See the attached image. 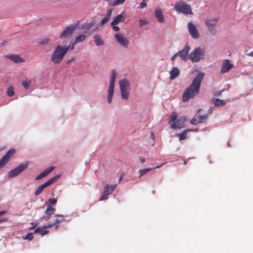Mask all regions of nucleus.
I'll use <instances>...</instances> for the list:
<instances>
[{
    "label": "nucleus",
    "instance_id": "7",
    "mask_svg": "<svg viewBox=\"0 0 253 253\" xmlns=\"http://www.w3.org/2000/svg\"><path fill=\"white\" fill-rule=\"evenodd\" d=\"M28 168V163L19 165L17 168L10 170L8 175V177H13L18 175L24 171Z\"/></svg>",
    "mask_w": 253,
    "mask_h": 253
},
{
    "label": "nucleus",
    "instance_id": "31",
    "mask_svg": "<svg viewBox=\"0 0 253 253\" xmlns=\"http://www.w3.org/2000/svg\"><path fill=\"white\" fill-rule=\"evenodd\" d=\"M86 36L84 35H81L77 36L74 42V44L82 42H84Z\"/></svg>",
    "mask_w": 253,
    "mask_h": 253
},
{
    "label": "nucleus",
    "instance_id": "3",
    "mask_svg": "<svg viewBox=\"0 0 253 253\" xmlns=\"http://www.w3.org/2000/svg\"><path fill=\"white\" fill-rule=\"evenodd\" d=\"M174 8L177 13H182L184 14H191L192 13L191 6L183 1L175 2Z\"/></svg>",
    "mask_w": 253,
    "mask_h": 253
},
{
    "label": "nucleus",
    "instance_id": "1",
    "mask_svg": "<svg viewBox=\"0 0 253 253\" xmlns=\"http://www.w3.org/2000/svg\"><path fill=\"white\" fill-rule=\"evenodd\" d=\"M204 75L203 73H199L193 79L190 86L185 90L182 95V100L184 102L188 101L199 93L200 88Z\"/></svg>",
    "mask_w": 253,
    "mask_h": 253
},
{
    "label": "nucleus",
    "instance_id": "20",
    "mask_svg": "<svg viewBox=\"0 0 253 253\" xmlns=\"http://www.w3.org/2000/svg\"><path fill=\"white\" fill-rule=\"evenodd\" d=\"M125 20V17L122 14L118 15L111 22V26L116 25L120 22H123Z\"/></svg>",
    "mask_w": 253,
    "mask_h": 253
},
{
    "label": "nucleus",
    "instance_id": "5",
    "mask_svg": "<svg viewBox=\"0 0 253 253\" xmlns=\"http://www.w3.org/2000/svg\"><path fill=\"white\" fill-rule=\"evenodd\" d=\"M116 76V73L114 70H113L110 80L109 88L108 90L107 101L109 103H110L112 102V97L114 94Z\"/></svg>",
    "mask_w": 253,
    "mask_h": 253
},
{
    "label": "nucleus",
    "instance_id": "14",
    "mask_svg": "<svg viewBox=\"0 0 253 253\" xmlns=\"http://www.w3.org/2000/svg\"><path fill=\"white\" fill-rule=\"evenodd\" d=\"M190 48V46L187 44L182 50L177 52V54L178 56L180 57L182 60H186Z\"/></svg>",
    "mask_w": 253,
    "mask_h": 253
},
{
    "label": "nucleus",
    "instance_id": "50",
    "mask_svg": "<svg viewBox=\"0 0 253 253\" xmlns=\"http://www.w3.org/2000/svg\"><path fill=\"white\" fill-rule=\"evenodd\" d=\"M75 44H74V42H73V44H72V46H71V47H70V49L71 50H73V49H74V48H75Z\"/></svg>",
    "mask_w": 253,
    "mask_h": 253
},
{
    "label": "nucleus",
    "instance_id": "35",
    "mask_svg": "<svg viewBox=\"0 0 253 253\" xmlns=\"http://www.w3.org/2000/svg\"><path fill=\"white\" fill-rule=\"evenodd\" d=\"M177 136L179 137V141H181L182 140H184L187 137V134L185 133V131H183L182 133L180 134H177Z\"/></svg>",
    "mask_w": 253,
    "mask_h": 253
},
{
    "label": "nucleus",
    "instance_id": "34",
    "mask_svg": "<svg viewBox=\"0 0 253 253\" xmlns=\"http://www.w3.org/2000/svg\"><path fill=\"white\" fill-rule=\"evenodd\" d=\"M177 117V115L176 113L174 112H173L170 117V120L169 121V123H170L171 122H175L176 120Z\"/></svg>",
    "mask_w": 253,
    "mask_h": 253
},
{
    "label": "nucleus",
    "instance_id": "46",
    "mask_svg": "<svg viewBox=\"0 0 253 253\" xmlns=\"http://www.w3.org/2000/svg\"><path fill=\"white\" fill-rule=\"evenodd\" d=\"M150 137L153 139V140H155V134L153 132H151V134H150Z\"/></svg>",
    "mask_w": 253,
    "mask_h": 253
},
{
    "label": "nucleus",
    "instance_id": "2",
    "mask_svg": "<svg viewBox=\"0 0 253 253\" xmlns=\"http://www.w3.org/2000/svg\"><path fill=\"white\" fill-rule=\"evenodd\" d=\"M69 49L70 46H64L57 45L51 56V61L55 64L60 63L63 60L64 56Z\"/></svg>",
    "mask_w": 253,
    "mask_h": 253
},
{
    "label": "nucleus",
    "instance_id": "22",
    "mask_svg": "<svg viewBox=\"0 0 253 253\" xmlns=\"http://www.w3.org/2000/svg\"><path fill=\"white\" fill-rule=\"evenodd\" d=\"M113 11V9H109L105 16V17L102 19L101 21V25H104L106 24L110 20Z\"/></svg>",
    "mask_w": 253,
    "mask_h": 253
},
{
    "label": "nucleus",
    "instance_id": "27",
    "mask_svg": "<svg viewBox=\"0 0 253 253\" xmlns=\"http://www.w3.org/2000/svg\"><path fill=\"white\" fill-rule=\"evenodd\" d=\"M94 42L97 46H101L104 44V42L102 40L100 36L95 35L94 36Z\"/></svg>",
    "mask_w": 253,
    "mask_h": 253
},
{
    "label": "nucleus",
    "instance_id": "32",
    "mask_svg": "<svg viewBox=\"0 0 253 253\" xmlns=\"http://www.w3.org/2000/svg\"><path fill=\"white\" fill-rule=\"evenodd\" d=\"M209 115L204 114L203 115H198V119L199 123H203L208 118Z\"/></svg>",
    "mask_w": 253,
    "mask_h": 253
},
{
    "label": "nucleus",
    "instance_id": "52",
    "mask_svg": "<svg viewBox=\"0 0 253 253\" xmlns=\"http://www.w3.org/2000/svg\"><path fill=\"white\" fill-rule=\"evenodd\" d=\"M221 91H219L215 93V96H220L221 95Z\"/></svg>",
    "mask_w": 253,
    "mask_h": 253
},
{
    "label": "nucleus",
    "instance_id": "41",
    "mask_svg": "<svg viewBox=\"0 0 253 253\" xmlns=\"http://www.w3.org/2000/svg\"><path fill=\"white\" fill-rule=\"evenodd\" d=\"M48 202L52 205L55 204L57 203V200L54 198L49 199Z\"/></svg>",
    "mask_w": 253,
    "mask_h": 253
},
{
    "label": "nucleus",
    "instance_id": "45",
    "mask_svg": "<svg viewBox=\"0 0 253 253\" xmlns=\"http://www.w3.org/2000/svg\"><path fill=\"white\" fill-rule=\"evenodd\" d=\"M75 60V57H73L71 59H70V60L67 61V64H71L72 62H73Z\"/></svg>",
    "mask_w": 253,
    "mask_h": 253
},
{
    "label": "nucleus",
    "instance_id": "15",
    "mask_svg": "<svg viewBox=\"0 0 253 253\" xmlns=\"http://www.w3.org/2000/svg\"><path fill=\"white\" fill-rule=\"evenodd\" d=\"M185 121V117L180 118L171 124L170 127L173 129L181 128L184 126V122Z\"/></svg>",
    "mask_w": 253,
    "mask_h": 253
},
{
    "label": "nucleus",
    "instance_id": "24",
    "mask_svg": "<svg viewBox=\"0 0 253 253\" xmlns=\"http://www.w3.org/2000/svg\"><path fill=\"white\" fill-rule=\"evenodd\" d=\"M155 15L159 22L162 23L164 22V18L161 9H157L155 10Z\"/></svg>",
    "mask_w": 253,
    "mask_h": 253
},
{
    "label": "nucleus",
    "instance_id": "8",
    "mask_svg": "<svg viewBox=\"0 0 253 253\" xmlns=\"http://www.w3.org/2000/svg\"><path fill=\"white\" fill-rule=\"evenodd\" d=\"M15 150L14 149H10L0 160V169L3 168L9 161V159L15 153Z\"/></svg>",
    "mask_w": 253,
    "mask_h": 253
},
{
    "label": "nucleus",
    "instance_id": "38",
    "mask_svg": "<svg viewBox=\"0 0 253 253\" xmlns=\"http://www.w3.org/2000/svg\"><path fill=\"white\" fill-rule=\"evenodd\" d=\"M198 123V121H197V119L195 118H193L190 121V124L193 125H196Z\"/></svg>",
    "mask_w": 253,
    "mask_h": 253
},
{
    "label": "nucleus",
    "instance_id": "29",
    "mask_svg": "<svg viewBox=\"0 0 253 253\" xmlns=\"http://www.w3.org/2000/svg\"><path fill=\"white\" fill-rule=\"evenodd\" d=\"M163 164H162L161 166H157L156 167H154L152 168H146L145 169H141L139 170V172L141 173L140 176H142L144 174L150 171L151 170L156 169H159L161 168L162 166H163Z\"/></svg>",
    "mask_w": 253,
    "mask_h": 253
},
{
    "label": "nucleus",
    "instance_id": "51",
    "mask_svg": "<svg viewBox=\"0 0 253 253\" xmlns=\"http://www.w3.org/2000/svg\"><path fill=\"white\" fill-rule=\"evenodd\" d=\"M247 55H248L249 56H252V57H253V51L252 52H251L247 54Z\"/></svg>",
    "mask_w": 253,
    "mask_h": 253
},
{
    "label": "nucleus",
    "instance_id": "16",
    "mask_svg": "<svg viewBox=\"0 0 253 253\" xmlns=\"http://www.w3.org/2000/svg\"><path fill=\"white\" fill-rule=\"evenodd\" d=\"M54 169V167H50L42 171L40 174L36 176V180H40L45 177L48 174L50 173Z\"/></svg>",
    "mask_w": 253,
    "mask_h": 253
},
{
    "label": "nucleus",
    "instance_id": "17",
    "mask_svg": "<svg viewBox=\"0 0 253 253\" xmlns=\"http://www.w3.org/2000/svg\"><path fill=\"white\" fill-rule=\"evenodd\" d=\"M112 193V189H109V184H107L104 187L103 194L101 197L100 198L99 201H103L108 199V196Z\"/></svg>",
    "mask_w": 253,
    "mask_h": 253
},
{
    "label": "nucleus",
    "instance_id": "28",
    "mask_svg": "<svg viewBox=\"0 0 253 253\" xmlns=\"http://www.w3.org/2000/svg\"><path fill=\"white\" fill-rule=\"evenodd\" d=\"M212 103L216 106H221L225 105L226 101L224 100L219 99L218 98H213L212 99Z\"/></svg>",
    "mask_w": 253,
    "mask_h": 253
},
{
    "label": "nucleus",
    "instance_id": "36",
    "mask_svg": "<svg viewBox=\"0 0 253 253\" xmlns=\"http://www.w3.org/2000/svg\"><path fill=\"white\" fill-rule=\"evenodd\" d=\"M31 84V82L30 81H28L27 80H25L22 82V85L25 88L27 89L30 86Z\"/></svg>",
    "mask_w": 253,
    "mask_h": 253
},
{
    "label": "nucleus",
    "instance_id": "9",
    "mask_svg": "<svg viewBox=\"0 0 253 253\" xmlns=\"http://www.w3.org/2000/svg\"><path fill=\"white\" fill-rule=\"evenodd\" d=\"M114 37L116 39L117 42L122 46L124 47H127L129 42V41L121 34L118 33L114 35Z\"/></svg>",
    "mask_w": 253,
    "mask_h": 253
},
{
    "label": "nucleus",
    "instance_id": "42",
    "mask_svg": "<svg viewBox=\"0 0 253 253\" xmlns=\"http://www.w3.org/2000/svg\"><path fill=\"white\" fill-rule=\"evenodd\" d=\"M113 27L112 29L115 32H118L120 30V28L118 26H117L116 25L112 26Z\"/></svg>",
    "mask_w": 253,
    "mask_h": 253
},
{
    "label": "nucleus",
    "instance_id": "55",
    "mask_svg": "<svg viewBox=\"0 0 253 253\" xmlns=\"http://www.w3.org/2000/svg\"><path fill=\"white\" fill-rule=\"evenodd\" d=\"M3 213V212L0 211V215L2 214Z\"/></svg>",
    "mask_w": 253,
    "mask_h": 253
},
{
    "label": "nucleus",
    "instance_id": "47",
    "mask_svg": "<svg viewBox=\"0 0 253 253\" xmlns=\"http://www.w3.org/2000/svg\"><path fill=\"white\" fill-rule=\"evenodd\" d=\"M213 107H211L209 110H208V113H209V114H211L212 112L213 111Z\"/></svg>",
    "mask_w": 253,
    "mask_h": 253
},
{
    "label": "nucleus",
    "instance_id": "49",
    "mask_svg": "<svg viewBox=\"0 0 253 253\" xmlns=\"http://www.w3.org/2000/svg\"><path fill=\"white\" fill-rule=\"evenodd\" d=\"M139 160L142 164H143L145 162V160L144 158H140Z\"/></svg>",
    "mask_w": 253,
    "mask_h": 253
},
{
    "label": "nucleus",
    "instance_id": "13",
    "mask_svg": "<svg viewBox=\"0 0 253 253\" xmlns=\"http://www.w3.org/2000/svg\"><path fill=\"white\" fill-rule=\"evenodd\" d=\"M233 67V64L230 63L229 59L224 60L221 66L220 73H225L228 72Z\"/></svg>",
    "mask_w": 253,
    "mask_h": 253
},
{
    "label": "nucleus",
    "instance_id": "33",
    "mask_svg": "<svg viewBox=\"0 0 253 253\" xmlns=\"http://www.w3.org/2000/svg\"><path fill=\"white\" fill-rule=\"evenodd\" d=\"M7 94L10 97L14 94V88L12 86H10L7 88Z\"/></svg>",
    "mask_w": 253,
    "mask_h": 253
},
{
    "label": "nucleus",
    "instance_id": "6",
    "mask_svg": "<svg viewBox=\"0 0 253 253\" xmlns=\"http://www.w3.org/2000/svg\"><path fill=\"white\" fill-rule=\"evenodd\" d=\"M59 177V175H56L50 178L49 180L45 181L42 184L39 185L35 192V196H38L42 191V190L46 187L49 186L54 182L57 178Z\"/></svg>",
    "mask_w": 253,
    "mask_h": 253
},
{
    "label": "nucleus",
    "instance_id": "25",
    "mask_svg": "<svg viewBox=\"0 0 253 253\" xmlns=\"http://www.w3.org/2000/svg\"><path fill=\"white\" fill-rule=\"evenodd\" d=\"M7 58L15 63H19L24 61V60L19 55H9L7 56Z\"/></svg>",
    "mask_w": 253,
    "mask_h": 253
},
{
    "label": "nucleus",
    "instance_id": "10",
    "mask_svg": "<svg viewBox=\"0 0 253 253\" xmlns=\"http://www.w3.org/2000/svg\"><path fill=\"white\" fill-rule=\"evenodd\" d=\"M188 31L193 39H198L199 37V33L196 26L191 22L188 23Z\"/></svg>",
    "mask_w": 253,
    "mask_h": 253
},
{
    "label": "nucleus",
    "instance_id": "39",
    "mask_svg": "<svg viewBox=\"0 0 253 253\" xmlns=\"http://www.w3.org/2000/svg\"><path fill=\"white\" fill-rule=\"evenodd\" d=\"M147 0H143V2L140 3V8H144L147 6V3L145 2V1H147Z\"/></svg>",
    "mask_w": 253,
    "mask_h": 253
},
{
    "label": "nucleus",
    "instance_id": "21",
    "mask_svg": "<svg viewBox=\"0 0 253 253\" xmlns=\"http://www.w3.org/2000/svg\"><path fill=\"white\" fill-rule=\"evenodd\" d=\"M217 21L216 18L207 19L205 20V24L209 29H211L215 26Z\"/></svg>",
    "mask_w": 253,
    "mask_h": 253
},
{
    "label": "nucleus",
    "instance_id": "18",
    "mask_svg": "<svg viewBox=\"0 0 253 253\" xmlns=\"http://www.w3.org/2000/svg\"><path fill=\"white\" fill-rule=\"evenodd\" d=\"M119 86L120 90H127L129 88L130 84L127 80L125 79L120 81Z\"/></svg>",
    "mask_w": 253,
    "mask_h": 253
},
{
    "label": "nucleus",
    "instance_id": "4",
    "mask_svg": "<svg viewBox=\"0 0 253 253\" xmlns=\"http://www.w3.org/2000/svg\"><path fill=\"white\" fill-rule=\"evenodd\" d=\"M204 49L198 47L191 52L189 58L193 62H198L204 57Z\"/></svg>",
    "mask_w": 253,
    "mask_h": 253
},
{
    "label": "nucleus",
    "instance_id": "19",
    "mask_svg": "<svg viewBox=\"0 0 253 253\" xmlns=\"http://www.w3.org/2000/svg\"><path fill=\"white\" fill-rule=\"evenodd\" d=\"M64 221H65V219L63 215H56L54 221L50 223V224H53V226L55 225V228H57L58 227V224Z\"/></svg>",
    "mask_w": 253,
    "mask_h": 253
},
{
    "label": "nucleus",
    "instance_id": "48",
    "mask_svg": "<svg viewBox=\"0 0 253 253\" xmlns=\"http://www.w3.org/2000/svg\"><path fill=\"white\" fill-rule=\"evenodd\" d=\"M177 56H178V55L177 54V53L176 54H175L173 56H172V57L171 58V60H174L175 59V58L177 57Z\"/></svg>",
    "mask_w": 253,
    "mask_h": 253
},
{
    "label": "nucleus",
    "instance_id": "30",
    "mask_svg": "<svg viewBox=\"0 0 253 253\" xmlns=\"http://www.w3.org/2000/svg\"><path fill=\"white\" fill-rule=\"evenodd\" d=\"M121 93L122 98L124 99L127 100L129 97V91L127 90H120Z\"/></svg>",
    "mask_w": 253,
    "mask_h": 253
},
{
    "label": "nucleus",
    "instance_id": "26",
    "mask_svg": "<svg viewBox=\"0 0 253 253\" xmlns=\"http://www.w3.org/2000/svg\"><path fill=\"white\" fill-rule=\"evenodd\" d=\"M171 80L174 79L179 74V71L177 68L174 67L169 72Z\"/></svg>",
    "mask_w": 253,
    "mask_h": 253
},
{
    "label": "nucleus",
    "instance_id": "40",
    "mask_svg": "<svg viewBox=\"0 0 253 253\" xmlns=\"http://www.w3.org/2000/svg\"><path fill=\"white\" fill-rule=\"evenodd\" d=\"M33 238V236L32 233L28 234L25 238V239H28L29 240H31Z\"/></svg>",
    "mask_w": 253,
    "mask_h": 253
},
{
    "label": "nucleus",
    "instance_id": "23",
    "mask_svg": "<svg viewBox=\"0 0 253 253\" xmlns=\"http://www.w3.org/2000/svg\"><path fill=\"white\" fill-rule=\"evenodd\" d=\"M55 211V209L52 207L51 206L48 205L47 207L46 210L45 211V214L47 215L46 217L45 218L44 220H47L49 218V216L51 215Z\"/></svg>",
    "mask_w": 253,
    "mask_h": 253
},
{
    "label": "nucleus",
    "instance_id": "53",
    "mask_svg": "<svg viewBox=\"0 0 253 253\" xmlns=\"http://www.w3.org/2000/svg\"><path fill=\"white\" fill-rule=\"evenodd\" d=\"M122 178H123V175H121V176L120 177L119 179V182H120V181L122 180Z\"/></svg>",
    "mask_w": 253,
    "mask_h": 253
},
{
    "label": "nucleus",
    "instance_id": "12",
    "mask_svg": "<svg viewBox=\"0 0 253 253\" xmlns=\"http://www.w3.org/2000/svg\"><path fill=\"white\" fill-rule=\"evenodd\" d=\"M77 26L74 25H70L68 26L60 36V38H65L71 35L76 29Z\"/></svg>",
    "mask_w": 253,
    "mask_h": 253
},
{
    "label": "nucleus",
    "instance_id": "56",
    "mask_svg": "<svg viewBox=\"0 0 253 253\" xmlns=\"http://www.w3.org/2000/svg\"><path fill=\"white\" fill-rule=\"evenodd\" d=\"M47 41H48V40H47V41L46 42H44V43H46V42H47Z\"/></svg>",
    "mask_w": 253,
    "mask_h": 253
},
{
    "label": "nucleus",
    "instance_id": "57",
    "mask_svg": "<svg viewBox=\"0 0 253 253\" xmlns=\"http://www.w3.org/2000/svg\"><path fill=\"white\" fill-rule=\"evenodd\" d=\"M2 220H0V223H1V222L2 221Z\"/></svg>",
    "mask_w": 253,
    "mask_h": 253
},
{
    "label": "nucleus",
    "instance_id": "54",
    "mask_svg": "<svg viewBox=\"0 0 253 253\" xmlns=\"http://www.w3.org/2000/svg\"><path fill=\"white\" fill-rule=\"evenodd\" d=\"M201 110H202V109H199V110H198L197 113V114H198V113H199L201 111Z\"/></svg>",
    "mask_w": 253,
    "mask_h": 253
},
{
    "label": "nucleus",
    "instance_id": "44",
    "mask_svg": "<svg viewBox=\"0 0 253 253\" xmlns=\"http://www.w3.org/2000/svg\"><path fill=\"white\" fill-rule=\"evenodd\" d=\"M116 185L117 184H115V185H109V190L112 189V192H113L114 191V190L115 189Z\"/></svg>",
    "mask_w": 253,
    "mask_h": 253
},
{
    "label": "nucleus",
    "instance_id": "37",
    "mask_svg": "<svg viewBox=\"0 0 253 253\" xmlns=\"http://www.w3.org/2000/svg\"><path fill=\"white\" fill-rule=\"evenodd\" d=\"M140 22V26L141 27L144 25H146L148 23V21L146 20H143V19H140L139 20Z\"/></svg>",
    "mask_w": 253,
    "mask_h": 253
},
{
    "label": "nucleus",
    "instance_id": "11",
    "mask_svg": "<svg viewBox=\"0 0 253 253\" xmlns=\"http://www.w3.org/2000/svg\"><path fill=\"white\" fill-rule=\"evenodd\" d=\"M52 227H53V224H50V223H49L42 226L38 227L35 229V233H39L42 236L48 233L49 231L47 230V228H49Z\"/></svg>",
    "mask_w": 253,
    "mask_h": 253
},
{
    "label": "nucleus",
    "instance_id": "43",
    "mask_svg": "<svg viewBox=\"0 0 253 253\" xmlns=\"http://www.w3.org/2000/svg\"><path fill=\"white\" fill-rule=\"evenodd\" d=\"M116 185L117 184H115V185H109V190L112 189V192H113L114 191V190L115 189Z\"/></svg>",
    "mask_w": 253,
    "mask_h": 253
}]
</instances>
